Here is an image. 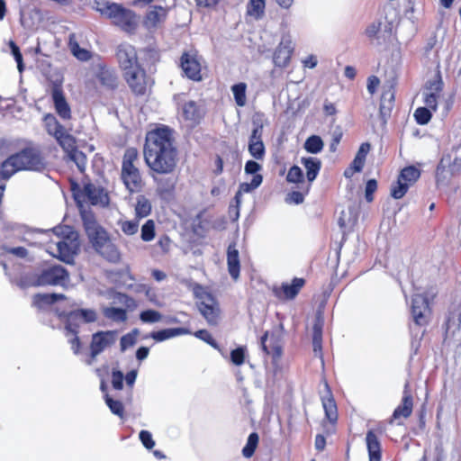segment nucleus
<instances>
[{"instance_id": "19", "label": "nucleus", "mask_w": 461, "mask_h": 461, "mask_svg": "<svg viewBox=\"0 0 461 461\" xmlns=\"http://www.w3.org/2000/svg\"><path fill=\"white\" fill-rule=\"evenodd\" d=\"M116 59L122 73L140 65L136 49L128 43H122L117 47Z\"/></svg>"}, {"instance_id": "39", "label": "nucleus", "mask_w": 461, "mask_h": 461, "mask_svg": "<svg viewBox=\"0 0 461 461\" xmlns=\"http://www.w3.org/2000/svg\"><path fill=\"white\" fill-rule=\"evenodd\" d=\"M263 181L262 175L253 176V178L250 183H241L240 185L239 190L235 194V199L237 203H240V198L242 193H249L254 189L258 188Z\"/></svg>"}, {"instance_id": "9", "label": "nucleus", "mask_w": 461, "mask_h": 461, "mask_svg": "<svg viewBox=\"0 0 461 461\" xmlns=\"http://www.w3.org/2000/svg\"><path fill=\"white\" fill-rule=\"evenodd\" d=\"M60 230L62 238L53 247L50 246V252L61 261L71 263L79 249V236L71 227L64 226Z\"/></svg>"}, {"instance_id": "21", "label": "nucleus", "mask_w": 461, "mask_h": 461, "mask_svg": "<svg viewBox=\"0 0 461 461\" xmlns=\"http://www.w3.org/2000/svg\"><path fill=\"white\" fill-rule=\"evenodd\" d=\"M305 284L306 280L304 278L294 277L290 284L283 283L280 286L274 287L273 293L280 300H294Z\"/></svg>"}, {"instance_id": "33", "label": "nucleus", "mask_w": 461, "mask_h": 461, "mask_svg": "<svg viewBox=\"0 0 461 461\" xmlns=\"http://www.w3.org/2000/svg\"><path fill=\"white\" fill-rule=\"evenodd\" d=\"M322 321L317 319L312 326V348L315 356L322 357Z\"/></svg>"}, {"instance_id": "42", "label": "nucleus", "mask_w": 461, "mask_h": 461, "mask_svg": "<svg viewBox=\"0 0 461 461\" xmlns=\"http://www.w3.org/2000/svg\"><path fill=\"white\" fill-rule=\"evenodd\" d=\"M69 49L72 54L78 59L86 61L91 58V54L86 49L80 48L78 42L74 39V35L69 37Z\"/></svg>"}, {"instance_id": "18", "label": "nucleus", "mask_w": 461, "mask_h": 461, "mask_svg": "<svg viewBox=\"0 0 461 461\" xmlns=\"http://www.w3.org/2000/svg\"><path fill=\"white\" fill-rule=\"evenodd\" d=\"M443 86L444 83L439 71H438L434 79L429 80L425 84L423 102L433 112H436L438 109V102L441 96Z\"/></svg>"}, {"instance_id": "50", "label": "nucleus", "mask_w": 461, "mask_h": 461, "mask_svg": "<svg viewBox=\"0 0 461 461\" xmlns=\"http://www.w3.org/2000/svg\"><path fill=\"white\" fill-rule=\"evenodd\" d=\"M138 334L139 330L134 329L121 338L120 346L122 351L126 350L128 348L132 347L136 343Z\"/></svg>"}, {"instance_id": "26", "label": "nucleus", "mask_w": 461, "mask_h": 461, "mask_svg": "<svg viewBox=\"0 0 461 461\" xmlns=\"http://www.w3.org/2000/svg\"><path fill=\"white\" fill-rule=\"evenodd\" d=\"M182 116L190 122L193 127L198 125L204 116V112L194 101L185 102L182 106Z\"/></svg>"}, {"instance_id": "23", "label": "nucleus", "mask_w": 461, "mask_h": 461, "mask_svg": "<svg viewBox=\"0 0 461 461\" xmlns=\"http://www.w3.org/2000/svg\"><path fill=\"white\" fill-rule=\"evenodd\" d=\"M294 52L293 42L289 38H283L276 47L273 60L276 66L285 68L290 63Z\"/></svg>"}, {"instance_id": "57", "label": "nucleus", "mask_w": 461, "mask_h": 461, "mask_svg": "<svg viewBox=\"0 0 461 461\" xmlns=\"http://www.w3.org/2000/svg\"><path fill=\"white\" fill-rule=\"evenodd\" d=\"M139 438L147 449H152L155 446V441L152 438V435L148 430H141L139 434Z\"/></svg>"}, {"instance_id": "24", "label": "nucleus", "mask_w": 461, "mask_h": 461, "mask_svg": "<svg viewBox=\"0 0 461 461\" xmlns=\"http://www.w3.org/2000/svg\"><path fill=\"white\" fill-rule=\"evenodd\" d=\"M394 101L395 89L393 85H391L383 91L380 100L379 113L384 122H386V119L390 117Z\"/></svg>"}, {"instance_id": "35", "label": "nucleus", "mask_w": 461, "mask_h": 461, "mask_svg": "<svg viewBox=\"0 0 461 461\" xmlns=\"http://www.w3.org/2000/svg\"><path fill=\"white\" fill-rule=\"evenodd\" d=\"M66 300L63 294H37L34 295V303L40 307L43 305H51L59 301Z\"/></svg>"}, {"instance_id": "47", "label": "nucleus", "mask_w": 461, "mask_h": 461, "mask_svg": "<svg viewBox=\"0 0 461 461\" xmlns=\"http://www.w3.org/2000/svg\"><path fill=\"white\" fill-rule=\"evenodd\" d=\"M193 335L195 338L204 341L205 343L210 345L214 349L221 350L219 344L212 338V334L207 330L203 329V330H196L195 332L193 333Z\"/></svg>"}, {"instance_id": "34", "label": "nucleus", "mask_w": 461, "mask_h": 461, "mask_svg": "<svg viewBox=\"0 0 461 461\" xmlns=\"http://www.w3.org/2000/svg\"><path fill=\"white\" fill-rule=\"evenodd\" d=\"M266 10V0H249L246 7L247 15L256 20L263 18Z\"/></svg>"}, {"instance_id": "2", "label": "nucleus", "mask_w": 461, "mask_h": 461, "mask_svg": "<svg viewBox=\"0 0 461 461\" xmlns=\"http://www.w3.org/2000/svg\"><path fill=\"white\" fill-rule=\"evenodd\" d=\"M81 218L85 232L95 251L110 263H119L122 254L106 230L97 222L95 214L85 211Z\"/></svg>"}, {"instance_id": "11", "label": "nucleus", "mask_w": 461, "mask_h": 461, "mask_svg": "<svg viewBox=\"0 0 461 461\" xmlns=\"http://www.w3.org/2000/svg\"><path fill=\"white\" fill-rule=\"evenodd\" d=\"M122 77L131 92L137 97L146 95L153 85L152 78L141 65L126 70L122 73Z\"/></svg>"}, {"instance_id": "32", "label": "nucleus", "mask_w": 461, "mask_h": 461, "mask_svg": "<svg viewBox=\"0 0 461 461\" xmlns=\"http://www.w3.org/2000/svg\"><path fill=\"white\" fill-rule=\"evenodd\" d=\"M186 334H192V332L186 328L178 327V328L164 329V330H158V331H152L149 334V337L158 342H161V341L169 339L176 337V336L186 335Z\"/></svg>"}, {"instance_id": "44", "label": "nucleus", "mask_w": 461, "mask_h": 461, "mask_svg": "<svg viewBox=\"0 0 461 461\" xmlns=\"http://www.w3.org/2000/svg\"><path fill=\"white\" fill-rule=\"evenodd\" d=\"M156 236V227L153 220H148L141 227L140 238L145 242H149Z\"/></svg>"}, {"instance_id": "60", "label": "nucleus", "mask_w": 461, "mask_h": 461, "mask_svg": "<svg viewBox=\"0 0 461 461\" xmlns=\"http://www.w3.org/2000/svg\"><path fill=\"white\" fill-rule=\"evenodd\" d=\"M171 243L172 241L170 238L167 235L164 234L158 238L157 241V246L160 249L162 253L167 254L170 250Z\"/></svg>"}, {"instance_id": "48", "label": "nucleus", "mask_w": 461, "mask_h": 461, "mask_svg": "<svg viewBox=\"0 0 461 461\" xmlns=\"http://www.w3.org/2000/svg\"><path fill=\"white\" fill-rule=\"evenodd\" d=\"M105 402L113 414L122 419L124 417V406L121 401L113 400L108 394H106Z\"/></svg>"}, {"instance_id": "28", "label": "nucleus", "mask_w": 461, "mask_h": 461, "mask_svg": "<svg viewBox=\"0 0 461 461\" xmlns=\"http://www.w3.org/2000/svg\"><path fill=\"white\" fill-rule=\"evenodd\" d=\"M369 461L381 460L382 449L377 435L373 430H368L366 436Z\"/></svg>"}, {"instance_id": "38", "label": "nucleus", "mask_w": 461, "mask_h": 461, "mask_svg": "<svg viewBox=\"0 0 461 461\" xmlns=\"http://www.w3.org/2000/svg\"><path fill=\"white\" fill-rule=\"evenodd\" d=\"M370 149H371V145L369 142H363L360 145V147L352 161L353 167H355L356 170L363 169L365 163H366V156L370 152Z\"/></svg>"}, {"instance_id": "46", "label": "nucleus", "mask_w": 461, "mask_h": 461, "mask_svg": "<svg viewBox=\"0 0 461 461\" xmlns=\"http://www.w3.org/2000/svg\"><path fill=\"white\" fill-rule=\"evenodd\" d=\"M286 181L291 184H300L304 181V176L300 167L292 166L286 175Z\"/></svg>"}, {"instance_id": "31", "label": "nucleus", "mask_w": 461, "mask_h": 461, "mask_svg": "<svg viewBox=\"0 0 461 461\" xmlns=\"http://www.w3.org/2000/svg\"><path fill=\"white\" fill-rule=\"evenodd\" d=\"M167 10L160 5H155L153 9L147 12L144 17V23L147 27H157L166 20Z\"/></svg>"}, {"instance_id": "41", "label": "nucleus", "mask_w": 461, "mask_h": 461, "mask_svg": "<svg viewBox=\"0 0 461 461\" xmlns=\"http://www.w3.org/2000/svg\"><path fill=\"white\" fill-rule=\"evenodd\" d=\"M323 146V141L320 136L312 135L306 139L303 147L307 152L317 154L322 150Z\"/></svg>"}, {"instance_id": "36", "label": "nucleus", "mask_w": 461, "mask_h": 461, "mask_svg": "<svg viewBox=\"0 0 461 461\" xmlns=\"http://www.w3.org/2000/svg\"><path fill=\"white\" fill-rule=\"evenodd\" d=\"M151 203L144 195H139L135 204V218L140 220L151 212Z\"/></svg>"}, {"instance_id": "40", "label": "nucleus", "mask_w": 461, "mask_h": 461, "mask_svg": "<svg viewBox=\"0 0 461 461\" xmlns=\"http://www.w3.org/2000/svg\"><path fill=\"white\" fill-rule=\"evenodd\" d=\"M235 103L238 106L243 107L247 104V85L246 83L240 82L231 86Z\"/></svg>"}, {"instance_id": "10", "label": "nucleus", "mask_w": 461, "mask_h": 461, "mask_svg": "<svg viewBox=\"0 0 461 461\" xmlns=\"http://www.w3.org/2000/svg\"><path fill=\"white\" fill-rule=\"evenodd\" d=\"M100 13L112 20V23L126 32H133L137 28L136 14L116 3H104L98 8Z\"/></svg>"}, {"instance_id": "4", "label": "nucleus", "mask_w": 461, "mask_h": 461, "mask_svg": "<svg viewBox=\"0 0 461 461\" xmlns=\"http://www.w3.org/2000/svg\"><path fill=\"white\" fill-rule=\"evenodd\" d=\"M45 167L46 161L41 151L35 147H26L3 161L1 176L8 179L21 170L41 171Z\"/></svg>"}, {"instance_id": "30", "label": "nucleus", "mask_w": 461, "mask_h": 461, "mask_svg": "<svg viewBox=\"0 0 461 461\" xmlns=\"http://www.w3.org/2000/svg\"><path fill=\"white\" fill-rule=\"evenodd\" d=\"M301 164L306 170V177L308 182L311 184L314 181L320 173L321 168V161L320 158L315 157H303L301 158Z\"/></svg>"}, {"instance_id": "55", "label": "nucleus", "mask_w": 461, "mask_h": 461, "mask_svg": "<svg viewBox=\"0 0 461 461\" xmlns=\"http://www.w3.org/2000/svg\"><path fill=\"white\" fill-rule=\"evenodd\" d=\"M10 48H11L12 54L14 58L15 61L17 62L18 70L20 72H22L23 70V55L20 51V49L14 41L10 42Z\"/></svg>"}, {"instance_id": "37", "label": "nucleus", "mask_w": 461, "mask_h": 461, "mask_svg": "<svg viewBox=\"0 0 461 461\" xmlns=\"http://www.w3.org/2000/svg\"><path fill=\"white\" fill-rule=\"evenodd\" d=\"M322 406L325 411L326 418L332 423L335 424L338 420V409L337 404L332 397L330 395L322 400Z\"/></svg>"}, {"instance_id": "5", "label": "nucleus", "mask_w": 461, "mask_h": 461, "mask_svg": "<svg viewBox=\"0 0 461 461\" xmlns=\"http://www.w3.org/2000/svg\"><path fill=\"white\" fill-rule=\"evenodd\" d=\"M188 288L196 299V307L207 324L216 327L221 320V309L217 298L208 289L195 282H190Z\"/></svg>"}, {"instance_id": "20", "label": "nucleus", "mask_w": 461, "mask_h": 461, "mask_svg": "<svg viewBox=\"0 0 461 461\" xmlns=\"http://www.w3.org/2000/svg\"><path fill=\"white\" fill-rule=\"evenodd\" d=\"M51 97L57 114L63 121H69L72 118V113L68 103L63 89L59 84H54L51 90Z\"/></svg>"}, {"instance_id": "64", "label": "nucleus", "mask_w": 461, "mask_h": 461, "mask_svg": "<svg viewBox=\"0 0 461 461\" xmlns=\"http://www.w3.org/2000/svg\"><path fill=\"white\" fill-rule=\"evenodd\" d=\"M380 85V79L376 76H370L367 78V91L370 95H374Z\"/></svg>"}, {"instance_id": "56", "label": "nucleus", "mask_w": 461, "mask_h": 461, "mask_svg": "<svg viewBox=\"0 0 461 461\" xmlns=\"http://www.w3.org/2000/svg\"><path fill=\"white\" fill-rule=\"evenodd\" d=\"M124 375L122 371L113 370L112 372V385L115 390H122L123 388Z\"/></svg>"}, {"instance_id": "59", "label": "nucleus", "mask_w": 461, "mask_h": 461, "mask_svg": "<svg viewBox=\"0 0 461 461\" xmlns=\"http://www.w3.org/2000/svg\"><path fill=\"white\" fill-rule=\"evenodd\" d=\"M304 201V194L300 191H292L290 192L286 198L285 202L287 203H294V204H301Z\"/></svg>"}, {"instance_id": "63", "label": "nucleus", "mask_w": 461, "mask_h": 461, "mask_svg": "<svg viewBox=\"0 0 461 461\" xmlns=\"http://www.w3.org/2000/svg\"><path fill=\"white\" fill-rule=\"evenodd\" d=\"M263 124H257L251 132L249 143L262 141Z\"/></svg>"}, {"instance_id": "27", "label": "nucleus", "mask_w": 461, "mask_h": 461, "mask_svg": "<svg viewBox=\"0 0 461 461\" xmlns=\"http://www.w3.org/2000/svg\"><path fill=\"white\" fill-rule=\"evenodd\" d=\"M228 271L233 279H238L240 272L239 251L235 245H229L227 249Z\"/></svg>"}, {"instance_id": "13", "label": "nucleus", "mask_w": 461, "mask_h": 461, "mask_svg": "<svg viewBox=\"0 0 461 461\" xmlns=\"http://www.w3.org/2000/svg\"><path fill=\"white\" fill-rule=\"evenodd\" d=\"M68 272L61 266L54 265L41 269L35 275L32 284L37 286L63 285L68 280Z\"/></svg>"}, {"instance_id": "15", "label": "nucleus", "mask_w": 461, "mask_h": 461, "mask_svg": "<svg viewBox=\"0 0 461 461\" xmlns=\"http://www.w3.org/2000/svg\"><path fill=\"white\" fill-rule=\"evenodd\" d=\"M411 313L415 324L428 325L432 313L428 297L423 294H414L411 298Z\"/></svg>"}, {"instance_id": "12", "label": "nucleus", "mask_w": 461, "mask_h": 461, "mask_svg": "<svg viewBox=\"0 0 461 461\" xmlns=\"http://www.w3.org/2000/svg\"><path fill=\"white\" fill-rule=\"evenodd\" d=\"M420 175V170L413 165L403 167L400 171L396 182L393 183L391 186V196L397 200L402 198L409 188L419 180Z\"/></svg>"}, {"instance_id": "25", "label": "nucleus", "mask_w": 461, "mask_h": 461, "mask_svg": "<svg viewBox=\"0 0 461 461\" xmlns=\"http://www.w3.org/2000/svg\"><path fill=\"white\" fill-rule=\"evenodd\" d=\"M267 339L268 331H266L260 339L261 348L267 355L272 357L273 363H276L280 360L283 355L282 346L275 336H271L268 345L267 344Z\"/></svg>"}, {"instance_id": "43", "label": "nucleus", "mask_w": 461, "mask_h": 461, "mask_svg": "<svg viewBox=\"0 0 461 461\" xmlns=\"http://www.w3.org/2000/svg\"><path fill=\"white\" fill-rule=\"evenodd\" d=\"M258 441H259L258 434L257 432L250 433L249 435L247 443L242 449L243 456H245L246 458H250L254 455V453L258 447Z\"/></svg>"}, {"instance_id": "8", "label": "nucleus", "mask_w": 461, "mask_h": 461, "mask_svg": "<svg viewBox=\"0 0 461 461\" xmlns=\"http://www.w3.org/2000/svg\"><path fill=\"white\" fill-rule=\"evenodd\" d=\"M138 161V149L133 147L126 149L122 161L121 180L130 193H138L143 187L142 176L137 167Z\"/></svg>"}, {"instance_id": "29", "label": "nucleus", "mask_w": 461, "mask_h": 461, "mask_svg": "<svg viewBox=\"0 0 461 461\" xmlns=\"http://www.w3.org/2000/svg\"><path fill=\"white\" fill-rule=\"evenodd\" d=\"M447 329L461 327V298H456L450 304L446 321Z\"/></svg>"}, {"instance_id": "17", "label": "nucleus", "mask_w": 461, "mask_h": 461, "mask_svg": "<svg viewBox=\"0 0 461 461\" xmlns=\"http://www.w3.org/2000/svg\"><path fill=\"white\" fill-rule=\"evenodd\" d=\"M179 65L187 78L195 82H199L203 79L202 65L200 58L196 53H190L188 51L183 52L180 57Z\"/></svg>"}, {"instance_id": "3", "label": "nucleus", "mask_w": 461, "mask_h": 461, "mask_svg": "<svg viewBox=\"0 0 461 461\" xmlns=\"http://www.w3.org/2000/svg\"><path fill=\"white\" fill-rule=\"evenodd\" d=\"M44 128L47 133L52 136L57 143L63 149L66 161H72L77 169L84 173L86 169L87 158L86 154L78 149L76 138L58 121L52 113L43 116Z\"/></svg>"}, {"instance_id": "53", "label": "nucleus", "mask_w": 461, "mask_h": 461, "mask_svg": "<svg viewBox=\"0 0 461 461\" xmlns=\"http://www.w3.org/2000/svg\"><path fill=\"white\" fill-rule=\"evenodd\" d=\"M230 361L235 366H241L245 363L246 348L244 347H238L230 351Z\"/></svg>"}, {"instance_id": "14", "label": "nucleus", "mask_w": 461, "mask_h": 461, "mask_svg": "<svg viewBox=\"0 0 461 461\" xmlns=\"http://www.w3.org/2000/svg\"><path fill=\"white\" fill-rule=\"evenodd\" d=\"M94 80L104 91L108 93H115L121 86V80L115 68L104 63L96 66Z\"/></svg>"}, {"instance_id": "51", "label": "nucleus", "mask_w": 461, "mask_h": 461, "mask_svg": "<svg viewBox=\"0 0 461 461\" xmlns=\"http://www.w3.org/2000/svg\"><path fill=\"white\" fill-rule=\"evenodd\" d=\"M162 314L156 310H146L140 312V320L144 323H154L161 321Z\"/></svg>"}, {"instance_id": "1", "label": "nucleus", "mask_w": 461, "mask_h": 461, "mask_svg": "<svg viewBox=\"0 0 461 461\" xmlns=\"http://www.w3.org/2000/svg\"><path fill=\"white\" fill-rule=\"evenodd\" d=\"M144 159L152 172L158 188L161 193L172 194L176 178L158 180L154 175H171L177 167L179 152L174 137V131L167 125H160L147 132L143 147Z\"/></svg>"}, {"instance_id": "61", "label": "nucleus", "mask_w": 461, "mask_h": 461, "mask_svg": "<svg viewBox=\"0 0 461 461\" xmlns=\"http://www.w3.org/2000/svg\"><path fill=\"white\" fill-rule=\"evenodd\" d=\"M382 23L375 22L368 25L365 31L366 35L369 39L375 38L381 31Z\"/></svg>"}, {"instance_id": "7", "label": "nucleus", "mask_w": 461, "mask_h": 461, "mask_svg": "<svg viewBox=\"0 0 461 461\" xmlns=\"http://www.w3.org/2000/svg\"><path fill=\"white\" fill-rule=\"evenodd\" d=\"M78 172L82 175L81 182L83 188L80 187V185L76 179L73 177L68 178L70 191L72 192L75 201L77 203H80L81 200L87 201L92 205L107 204L109 197L105 190L91 183L88 176L86 174V170L84 173H81L79 170Z\"/></svg>"}, {"instance_id": "58", "label": "nucleus", "mask_w": 461, "mask_h": 461, "mask_svg": "<svg viewBox=\"0 0 461 461\" xmlns=\"http://www.w3.org/2000/svg\"><path fill=\"white\" fill-rule=\"evenodd\" d=\"M110 318L117 321H125L127 320V312L122 308H111L108 315Z\"/></svg>"}, {"instance_id": "49", "label": "nucleus", "mask_w": 461, "mask_h": 461, "mask_svg": "<svg viewBox=\"0 0 461 461\" xmlns=\"http://www.w3.org/2000/svg\"><path fill=\"white\" fill-rule=\"evenodd\" d=\"M249 152L255 159H263L266 153L263 141L257 140L255 142L249 143Z\"/></svg>"}, {"instance_id": "52", "label": "nucleus", "mask_w": 461, "mask_h": 461, "mask_svg": "<svg viewBox=\"0 0 461 461\" xmlns=\"http://www.w3.org/2000/svg\"><path fill=\"white\" fill-rule=\"evenodd\" d=\"M139 221L138 219H134L131 221H123L120 222L122 231L128 236L134 235L138 232L139 230Z\"/></svg>"}, {"instance_id": "16", "label": "nucleus", "mask_w": 461, "mask_h": 461, "mask_svg": "<svg viewBox=\"0 0 461 461\" xmlns=\"http://www.w3.org/2000/svg\"><path fill=\"white\" fill-rule=\"evenodd\" d=\"M116 330H101L94 333L89 345L91 360L88 364H91V362L107 348L113 346L116 341Z\"/></svg>"}, {"instance_id": "6", "label": "nucleus", "mask_w": 461, "mask_h": 461, "mask_svg": "<svg viewBox=\"0 0 461 461\" xmlns=\"http://www.w3.org/2000/svg\"><path fill=\"white\" fill-rule=\"evenodd\" d=\"M97 320V313L93 309H77L63 314L65 335L72 336L68 342L75 355H78L82 343L78 337L79 329L84 323H92Z\"/></svg>"}, {"instance_id": "45", "label": "nucleus", "mask_w": 461, "mask_h": 461, "mask_svg": "<svg viewBox=\"0 0 461 461\" xmlns=\"http://www.w3.org/2000/svg\"><path fill=\"white\" fill-rule=\"evenodd\" d=\"M431 109L429 107H418L414 112V118L418 124L425 125L429 123V122L432 118Z\"/></svg>"}, {"instance_id": "62", "label": "nucleus", "mask_w": 461, "mask_h": 461, "mask_svg": "<svg viewBox=\"0 0 461 461\" xmlns=\"http://www.w3.org/2000/svg\"><path fill=\"white\" fill-rule=\"evenodd\" d=\"M261 165L254 160H248L245 164V173L248 175H258L257 173L261 170Z\"/></svg>"}, {"instance_id": "22", "label": "nucleus", "mask_w": 461, "mask_h": 461, "mask_svg": "<svg viewBox=\"0 0 461 461\" xmlns=\"http://www.w3.org/2000/svg\"><path fill=\"white\" fill-rule=\"evenodd\" d=\"M412 410L413 397L410 389V384L407 382L404 384L401 403L394 409L389 422L393 423V420H398L401 418H409L412 413Z\"/></svg>"}, {"instance_id": "54", "label": "nucleus", "mask_w": 461, "mask_h": 461, "mask_svg": "<svg viewBox=\"0 0 461 461\" xmlns=\"http://www.w3.org/2000/svg\"><path fill=\"white\" fill-rule=\"evenodd\" d=\"M377 190V181L375 179H369L366 184L365 197L368 203L373 202L374 194Z\"/></svg>"}]
</instances>
